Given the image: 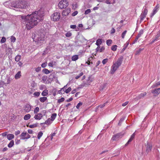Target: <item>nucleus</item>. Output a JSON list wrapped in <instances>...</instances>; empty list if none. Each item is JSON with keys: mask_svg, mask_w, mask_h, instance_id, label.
I'll return each instance as SVG.
<instances>
[{"mask_svg": "<svg viewBox=\"0 0 160 160\" xmlns=\"http://www.w3.org/2000/svg\"><path fill=\"white\" fill-rule=\"evenodd\" d=\"M44 15L43 12L39 10L31 14L22 16L21 18L25 22L27 29L30 30L42 20Z\"/></svg>", "mask_w": 160, "mask_h": 160, "instance_id": "obj_1", "label": "nucleus"}, {"mask_svg": "<svg viewBox=\"0 0 160 160\" xmlns=\"http://www.w3.org/2000/svg\"><path fill=\"white\" fill-rule=\"evenodd\" d=\"M123 59V57H121L119 58L117 61L113 63L111 67V73L113 74L118 68L121 65Z\"/></svg>", "mask_w": 160, "mask_h": 160, "instance_id": "obj_2", "label": "nucleus"}, {"mask_svg": "<svg viewBox=\"0 0 160 160\" xmlns=\"http://www.w3.org/2000/svg\"><path fill=\"white\" fill-rule=\"evenodd\" d=\"M45 35L42 32H39L38 34L36 35L35 36V41L37 42L38 44H42L45 42L44 40Z\"/></svg>", "mask_w": 160, "mask_h": 160, "instance_id": "obj_3", "label": "nucleus"}, {"mask_svg": "<svg viewBox=\"0 0 160 160\" xmlns=\"http://www.w3.org/2000/svg\"><path fill=\"white\" fill-rule=\"evenodd\" d=\"M4 5L8 8H18V1L17 0H12L9 1H7L4 3Z\"/></svg>", "mask_w": 160, "mask_h": 160, "instance_id": "obj_4", "label": "nucleus"}, {"mask_svg": "<svg viewBox=\"0 0 160 160\" xmlns=\"http://www.w3.org/2000/svg\"><path fill=\"white\" fill-rule=\"evenodd\" d=\"M68 5V3L67 0L61 1L59 3V7L61 9L66 8Z\"/></svg>", "mask_w": 160, "mask_h": 160, "instance_id": "obj_5", "label": "nucleus"}, {"mask_svg": "<svg viewBox=\"0 0 160 160\" xmlns=\"http://www.w3.org/2000/svg\"><path fill=\"white\" fill-rule=\"evenodd\" d=\"M60 13L58 12H54L51 16V18L54 21H56L59 20L60 18Z\"/></svg>", "mask_w": 160, "mask_h": 160, "instance_id": "obj_6", "label": "nucleus"}, {"mask_svg": "<svg viewBox=\"0 0 160 160\" xmlns=\"http://www.w3.org/2000/svg\"><path fill=\"white\" fill-rule=\"evenodd\" d=\"M148 12V9L145 8H144L142 13L141 14L140 16V19L141 21H143L144 19L146 17Z\"/></svg>", "mask_w": 160, "mask_h": 160, "instance_id": "obj_7", "label": "nucleus"}, {"mask_svg": "<svg viewBox=\"0 0 160 160\" xmlns=\"http://www.w3.org/2000/svg\"><path fill=\"white\" fill-rule=\"evenodd\" d=\"M22 139H27L30 138V136L27 132H22L20 135Z\"/></svg>", "mask_w": 160, "mask_h": 160, "instance_id": "obj_8", "label": "nucleus"}, {"mask_svg": "<svg viewBox=\"0 0 160 160\" xmlns=\"http://www.w3.org/2000/svg\"><path fill=\"white\" fill-rule=\"evenodd\" d=\"M123 135V134L122 133H118L113 136L112 138V139L113 141H116L119 139V138H121Z\"/></svg>", "mask_w": 160, "mask_h": 160, "instance_id": "obj_9", "label": "nucleus"}, {"mask_svg": "<svg viewBox=\"0 0 160 160\" xmlns=\"http://www.w3.org/2000/svg\"><path fill=\"white\" fill-rule=\"evenodd\" d=\"M18 8H24L26 7V2L22 1H18Z\"/></svg>", "mask_w": 160, "mask_h": 160, "instance_id": "obj_10", "label": "nucleus"}, {"mask_svg": "<svg viewBox=\"0 0 160 160\" xmlns=\"http://www.w3.org/2000/svg\"><path fill=\"white\" fill-rule=\"evenodd\" d=\"M159 7V6L158 4H157V5L153 9L152 12L151 14V18L152 17L157 13Z\"/></svg>", "mask_w": 160, "mask_h": 160, "instance_id": "obj_11", "label": "nucleus"}, {"mask_svg": "<svg viewBox=\"0 0 160 160\" xmlns=\"http://www.w3.org/2000/svg\"><path fill=\"white\" fill-rule=\"evenodd\" d=\"M31 106L28 104H27L24 107V110L27 112H28L31 110Z\"/></svg>", "mask_w": 160, "mask_h": 160, "instance_id": "obj_12", "label": "nucleus"}, {"mask_svg": "<svg viewBox=\"0 0 160 160\" xmlns=\"http://www.w3.org/2000/svg\"><path fill=\"white\" fill-rule=\"evenodd\" d=\"M146 147V152L147 154H148L151 151L152 148V145L150 143H147Z\"/></svg>", "mask_w": 160, "mask_h": 160, "instance_id": "obj_13", "label": "nucleus"}, {"mask_svg": "<svg viewBox=\"0 0 160 160\" xmlns=\"http://www.w3.org/2000/svg\"><path fill=\"white\" fill-rule=\"evenodd\" d=\"M160 36V31L158 32L157 34L156 35L155 38L152 39L151 43V44L157 41L159 39V38Z\"/></svg>", "mask_w": 160, "mask_h": 160, "instance_id": "obj_14", "label": "nucleus"}, {"mask_svg": "<svg viewBox=\"0 0 160 160\" xmlns=\"http://www.w3.org/2000/svg\"><path fill=\"white\" fill-rule=\"evenodd\" d=\"M71 9L70 8H68L65 10H63L62 12V15L63 16L68 15Z\"/></svg>", "mask_w": 160, "mask_h": 160, "instance_id": "obj_15", "label": "nucleus"}, {"mask_svg": "<svg viewBox=\"0 0 160 160\" xmlns=\"http://www.w3.org/2000/svg\"><path fill=\"white\" fill-rule=\"evenodd\" d=\"M42 117L43 115L41 113H38L35 115L34 118L36 120H39L42 118Z\"/></svg>", "mask_w": 160, "mask_h": 160, "instance_id": "obj_16", "label": "nucleus"}, {"mask_svg": "<svg viewBox=\"0 0 160 160\" xmlns=\"http://www.w3.org/2000/svg\"><path fill=\"white\" fill-rule=\"evenodd\" d=\"M151 92L156 95H158L160 93V88L155 89L154 90H152Z\"/></svg>", "mask_w": 160, "mask_h": 160, "instance_id": "obj_17", "label": "nucleus"}, {"mask_svg": "<svg viewBox=\"0 0 160 160\" xmlns=\"http://www.w3.org/2000/svg\"><path fill=\"white\" fill-rule=\"evenodd\" d=\"M146 94L147 93L146 92L142 93L137 96V98L138 99L142 98L145 96Z\"/></svg>", "mask_w": 160, "mask_h": 160, "instance_id": "obj_18", "label": "nucleus"}, {"mask_svg": "<svg viewBox=\"0 0 160 160\" xmlns=\"http://www.w3.org/2000/svg\"><path fill=\"white\" fill-rule=\"evenodd\" d=\"M21 77V72L18 71L17 74L15 76V78L16 79H18L20 78Z\"/></svg>", "mask_w": 160, "mask_h": 160, "instance_id": "obj_19", "label": "nucleus"}, {"mask_svg": "<svg viewBox=\"0 0 160 160\" xmlns=\"http://www.w3.org/2000/svg\"><path fill=\"white\" fill-rule=\"evenodd\" d=\"M51 121H52L50 118H49L46 121L44 122L43 123H41V124H44L47 125H49L51 123Z\"/></svg>", "mask_w": 160, "mask_h": 160, "instance_id": "obj_20", "label": "nucleus"}, {"mask_svg": "<svg viewBox=\"0 0 160 160\" xmlns=\"http://www.w3.org/2000/svg\"><path fill=\"white\" fill-rule=\"evenodd\" d=\"M14 138V135L12 134H10L7 135V139L10 140Z\"/></svg>", "mask_w": 160, "mask_h": 160, "instance_id": "obj_21", "label": "nucleus"}, {"mask_svg": "<svg viewBox=\"0 0 160 160\" xmlns=\"http://www.w3.org/2000/svg\"><path fill=\"white\" fill-rule=\"evenodd\" d=\"M55 75L54 73H52L49 76V78L50 80H53L54 78H55Z\"/></svg>", "mask_w": 160, "mask_h": 160, "instance_id": "obj_22", "label": "nucleus"}, {"mask_svg": "<svg viewBox=\"0 0 160 160\" xmlns=\"http://www.w3.org/2000/svg\"><path fill=\"white\" fill-rule=\"evenodd\" d=\"M31 117V115L29 114H28L25 115L24 117V119L25 120H27L30 118Z\"/></svg>", "mask_w": 160, "mask_h": 160, "instance_id": "obj_23", "label": "nucleus"}, {"mask_svg": "<svg viewBox=\"0 0 160 160\" xmlns=\"http://www.w3.org/2000/svg\"><path fill=\"white\" fill-rule=\"evenodd\" d=\"M115 1V0H106L105 2L108 4H110L114 3Z\"/></svg>", "mask_w": 160, "mask_h": 160, "instance_id": "obj_24", "label": "nucleus"}, {"mask_svg": "<svg viewBox=\"0 0 160 160\" xmlns=\"http://www.w3.org/2000/svg\"><path fill=\"white\" fill-rule=\"evenodd\" d=\"M102 43V40L101 39H98L96 41V44L98 46H100Z\"/></svg>", "mask_w": 160, "mask_h": 160, "instance_id": "obj_25", "label": "nucleus"}, {"mask_svg": "<svg viewBox=\"0 0 160 160\" xmlns=\"http://www.w3.org/2000/svg\"><path fill=\"white\" fill-rule=\"evenodd\" d=\"M48 93V91L47 90H45L42 92L41 94L42 96H46Z\"/></svg>", "mask_w": 160, "mask_h": 160, "instance_id": "obj_26", "label": "nucleus"}, {"mask_svg": "<svg viewBox=\"0 0 160 160\" xmlns=\"http://www.w3.org/2000/svg\"><path fill=\"white\" fill-rule=\"evenodd\" d=\"M78 58V55H74L72 57V61H75L77 60Z\"/></svg>", "mask_w": 160, "mask_h": 160, "instance_id": "obj_27", "label": "nucleus"}, {"mask_svg": "<svg viewBox=\"0 0 160 160\" xmlns=\"http://www.w3.org/2000/svg\"><path fill=\"white\" fill-rule=\"evenodd\" d=\"M57 114L56 113H53L52 115V116L51 117V119L52 121H53L55 119L57 116Z\"/></svg>", "mask_w": 160, "mask_h": 160, "instance_id": "obj_28", "label": "nucleus"}, {"mask_svg": "<svg viewBox=\"0 0 160 160\" xmlns=\"http://www.w3.org/2000/svg\"><path fill=\"white\" fill-rule=\"evenodd\" d=\"M47 99V98L46 97H41L39 98L40 101L42 102H44Z\"/></svg>", "mask_w": 160, "mask_h": 160, "instance_id": "obj_29", "label": "nucleus"}, {"mask_svg": "<svg viewBox=\"0 0 160 160\" xmlns=\"http://www.w3.org/2000/svg\"><path fill=\"white\" fill-rule=\"evenodd\" d=\"M14 141L13 140L11 141L8 145V147L9 148H11L14 145Z\"/></svg>", "mask_w": 160, "mask_h": 160, "instance_id": "obj_30", "label": "nucleus"}, {"mask_svg": "<svg viewBox=\"0 0 160 160\" xmlns=\"http://www.w3.org/2000/svg\"><path fill=\"white\" fill-rule=\"evenodd\" d=\"M42 72L45 73L46 74H48L50 72L49 70H48V69L46 68H44L42 70Z\"/></svg>", "mask_w": 160, "mask_h": 160, "instance_id": "obj_31", "label": "nucleus"}, {"mask_svg": "<svg viewBox=\"0 0 160 160\" xmlns=\"http://www.w3.org/2000/svg\"><path fill=\"white\" fill-rule=\"evenodd\" d=\"M21 56L19 55H17L15 58V61L17 62L19 61L21 59Z\"/></svg>", "mask_w": 160, "mask_h": 160, "instance_id": "obj_32", "label": "nucleus"}, {"mask_svg": "<svg viewBox=\"0 0 160 160\" xmlns=\"http://www.w3.org/2000/svg\"><path fill=\"white\" fill-rule=\"evenodd\" d=\"M112 42V40L111 39H108L106 41V43L108 46H110Z\"/></svg>", "mask_w": 160, "mask_h": 160, "instance_id": "obj_33", "label": "nucleus"}, {"mask_svg": "<svg viewBox=\"0 0 160 160\" xmlns=\"http://www.w3.org/2000/svg\"><path fill=\"white\" fill-rule=\"evenodd\" d=\"M83 74V73L82 72H81L78 75H77L75 77V78L76 79H78L80 77L82 76Z\"/></svg>", "mask_w": 160, "mask_h": 160, "instance_id": "obj_34", "label": "nucleus"}, {"mask_svg": "<svg viewBox=\"0 0 160 160\" xmlns=\"http://www.w3.org/2000/svg\"><path fill=\"white\" fill-rule=\"evenodd\" d=\"M128 44H129V42H126V44H125L124 45V46H123V48L122 49V51H124L125 50V49L127 47Z\"/></svg>", "mask_w": 160, "mask_h": 160, "instance_id": "obj_35", "label": "nucleus"}, {"mask_svg": "<svg viewBox=\"0 0 160 160\" xmlns=\"http://www.w3.org/2000/svg\"><path fill=\"white\" fill-rule=\"evenodd\" d=\"M133 139V138L131 137L127 143L125 144V146H127L130 142H132Z\"/></svg>", "mask_w": 160, "mask_h": 160, "instance_id": "obj_36", "label": "nucleus"}, {"mask_svg": "<svg viewBox=\"0 0 160 160\" xmlns=\"http://www.w3.org/2000/svg\"><path fill=\"white\" fill-rule=\"evenodd\" d=\"M43 135V133L42 132H39L38 135V138L39 139Z\"/></svg>", "mask_w": 160, "mask_h": 160, "instance_id": "obj_37", "label": "nucleus"}, {"mask_svg": "<svg viewBox=\"0 0 160 160\" xmlns=\"http://www.w3.org/2000/svg\"><path fill=\"white\" fill-rule=\"evenodd\" d=\"M117 46L116 45H113L111 47V50L114 51L117 50Z\"/></svg>", "mask_w": 160, "mask_h": 160, "instance_id": "obj_38", "label": "nucleus"}, {"mask_svg": "<svg viewBox=\"0 0 160 160\" xmlns=\"http://www.w3.org/2000/svg\"><path fill=\"white\" fill-rule=\"evenodd\" d=\"M143 30L142 29L140 30L137 37L139 38L140 37H141V36L143 34Z\"/></svg>", "mask_w": 160, "mask_h": 160, "instance_id": "obj_39", "label": "nucleus"}, {"mask_svg": "<svg viewBox=\"0 0 160 160\" xmlns=\"http://www.w3.org/2000/svg\"><path fill=\"white\" fill-rule=\"evenodd\" d=\"M6 41V39L5 37H2L1 40L0 42L2 43H4Z\"/></svg>", "mask_w": 160, "mask_h": 160, "instance_id": "obj_40", "label": "nucleus"}, {"mask_svg": "<svg viewBox=\"0 0 160 160\" xmlns=\"http://www.w3.org/2000/svg\"><path fill=\"white\" fill-rule=\"evenodd\" d=\"M143 50V49H141V48H139L138 50H137L136 52H135V54L136 55H138V54L140 52L142 51Z\"/></svg>", "mask_w": 160, "mask_h": 160, "instance_id": "obj_41", "label": "nucleus"}, {"mask_svg": "<svg viewBox=\"0 0 160 160\" xmlns=\"http://www.w3.org/2000/svg\"><path fill=\"white\" fill-rule=\"evenodd\" d=\"M160 85V81L157 82L155 84L153 85L152 86V88H154L155 87H157Z\"/></svg>", "mask_w": 160, "mask_h": 160, "instance_id": "obj_42", "label": "nucleus"}, {"mask_svg": "<svg viewBox=\"0 0 160 160\" xmlns=\"http://www.w3.org/2000/svg\"><path fill=\"white\" fill-rule=\"evenodd\" d=\"M127 32V31L125 30L122 33L121 36L122 38H124V37L126 35Z\"/></svg>", "mask_w": 160, "mask_h": 160, "instance_id": "obj_43", "label": "nucleus"}, {"mask_svg": "<svg viewBox=\"0 0 160 160\" xmlns=\"http://www.w3.org/2000/svg\"><path fill=\"white\" fill-rule=\"evenodd\" d=\"M64 100V98H61L59 99L58 100V102L59 103L63 102Z\"/></svg>", "mask_w": 160, "mask_h": 160, "instance_id": "obj_44", "label": "nucleus"}, {"mask_svg": "<svg viewBox=\"0 0 160 160\" xmlns=\"http://www.w3.org/2000/svg\"><path fill=\"white\" fill-rule=\"evenodd\" d=\"M72 33L70 32H68L66 33L65 36L66 37H69L72 35Z\"/></svg>", "mask_w": 160, "mask_h": 160, "instance_id": "obj_45", "label": "nucleus"}, {"mask_svg": "<svg viewBox=\"0 0 160 160\" xmlns=\"http://www.w3.org/2000/svg\"><path fill=\"white\" fill-rule=\"evenodd\" d=\"M39 108L38 107H36L34 111V113H36L39 112Z\"/></svg>", "mask_w": 160, "mask_h": 160, "instance_id": "obj_46", "label": "nucleus"}, {"mask_svg": "<svg viewBox=\"0 0 160 160\" xmlns=\"http://www.w3.org/2000/svg\"><path fill=\"white\" fill-rule=\"evenodd\" d=\"M37 124L35 123V124H34L33 125H30L29 126V128H33L36 127L37 126Z\"/></svg>", "mask_w": 160, "mask_h": 160, "instance_id": "obj_47", "label": "nucleus"}, {"mask_svg": "<svg viewBox=\"0 0 160 160\" xmlns=\"http://www.w3.org/2000/svg\"><path fill=\"white\" fill-rule=\"evenodd\" d=\"M72 90L71 88L70 87H69L68 88L65 90V92L68 93L69 92Z\"/></svg>", "mask_w": 160, "mask_h": 160, "instance_id": "obj_48", "label": "nucleus"}, {"mask_svg": "<svg viewBox=\"0 0 160 160\" xmlns=\"http://www.w3.org/2000/svg\"><path fill=\"white\" fill-rule=\"evenodd\" d=\"M91 12V10L90 9H88L86 10L84 12L85 14H87Z\"/></svg>", "mask_w": 160, "mask_h": 160, "instance_id": "obj_49", "label": "nucleus"}, {"mask_svg": "<svg viewBox=\"0 0 160 160\" xmlns=\"http://www.w3.org/2000/svg\"><path fill=\"white\" fill-rule=\"evenodd\" d=\"M16 38H15L13 36L11 37V42H14L15 41Z\"/></svg>", "mask_w": 160, "mask_h": 160, "instance_id": "obj_50", "label": "nucleus"}, {"mask_svg": "<svg viewBox=\"0 0 160 160\" xmlns=\"http://www.w3.org/2000/svg\"><path fill=\"white\" fill-rule=\"evenodd\" d=\"M82 102H79L78 103L76 106V108L77 109H79L80 106H82Z\"/></svg>", "mask_w": 160, "mask_h": 160, "instance_id": "obj_51", "label": "nucleus"}, {"mask_svg": "<svg viewBox=\"0 0 160 160\" xmlns=\"http://www.w3.org/2000/svg\"><path fill=\"white\" fill-rule=\"evenodd\" d=\"M108 60V58L104 59L102 61V63L104 65L107 63Z\"/></svg>", "mask_w": 160, "mask_h": 160, "instance_id": "obj_52", "label": "nucleus"}, {"mask_svg": "<svg viewBox=\"0 0 160 160\" xmlns=\"http://www.w3.org/2000/svg\"><path fill=\"white\" fill-rule=\"evenodd\" d=\"M40 93L39 92H35L33 93L35 96L38 97L39 96Z\"/></svg>", "mask_w": 160, "mask_h": 160, "instance_id": "obj_53", "label": "nucleus"}, {"mask_svg": "<svg viewBox=\"0 0 160 160\" xmlns=\"http://www.w3.org/2000/svg\"><path fill=\"white\" fill-rule=\"evenodd\" d=\"M47 79V76H43L42 77V80L44 82H45Z\"/></svg>", "mask_w": 160, "mask_h": 160, "instance_id": "obj_54", "label": "nucleus"}, {"mask_svg": "<svg viewBox=\"0 0 160 160\" xmlns=\"http://www.w3.org/2000/svg\"><path fill=\"white\" fill-rule=\"evenodd\" d=\"M108 102H106L104 103L103 104L100 105L99 106H98V107H99L101 108H103L105 106V104L106 103H107Z\"/></svg>", "mask_w": 160, "mask_h": 160, "instance_id": "obj_55", "label": "nucleus"}, {"mask_svg": "<svg viewBox=\"0 0 160 160\" xmlns=\"http://www.w3.org/2000/svg\"><path fill=\"white\" fill-rule=\"evenodd\" d=\"M58 93L59 94H62L64 93L65 91L63 90H62V89L61 88L60 90L59 91Z\"/></svg>", "mask_w": 160, "mask_h": 160, "instance_id": "obj_56", "label": "nucleus"}, {"mask_svg": "<svg viewBox=\"0 0 160 160\" xmlns=\"http://www.w3.org/2000/svg\"><path fill=\"white\" fill-rule=\"evenodd\" d=\"M47 62L43 63L42 64L41 66L42 68H45L47 66Z\"/></svg>", "mask_w": 160, "mask_h": 160, "instance_id": "obj_57", "label": "nucleus"}, {"mask_svg": "<svg viewBox=\"0 0 160 160\" xmlns=\"http://www.w3.org/2000/svg\"><path fill=\"white\" fill-rule=\"evenodd\" d=\"M53 62L52 61L48 63V65L49 66L52 67L53 66Z\"/></svg>", "mask_w": 160, "mask_h": 160, "instance_id": "obj_58", "label": "nucleus"}, {"mask_svg": "<svg viewBox=\"0 0 160 160\" xmlns=\"http://www.w3.org/2000/svg\"><path fill=\"white\" fill-rule=\"evenodd\" d=\"M78 13V12L77 11H75L72 14V16H74L77 15Z\"/></svg>", "mask_w": 160, "mask_h": 160, "instance_id": "obj_59", "label": "nucleus"}, {"mask_svg": "<svg viewBox=\"0 0 160 160\" xmlns=\"http://www.w3.org/2000/svg\"><path fill=\"white\" fill-rule=\"evenodd\" d=\"M41 67H38L37 68H36L35 69V71L36 72H38L41 70Z\"/></svg>", "mask_w": 160, "mask_h": 160, "instance_id": "obj_60", "label": "nucleus"}, {"mask_svg": "<svg viewBox=\"0 0 160 160\" xmlns=\"http://www.w3.org/2000/svg\"><path fill=\"white\" fill-rule=\"evenodd\" d=\"M67 85L65 86L63 88H62V90H63V91H65V90L67 89Z\"/></svg>", "mask_w": 160, "mask_h": 160, "instance_id": "obj_61", "label": "nucleus"}, {"mask_svg": "<svg viewBox=\"0 0 160 160\" xmlns=\"http://www.w3.org/2000/svg\"><path fill=\"white\" fill-rule=\"evenodd\" d=\"M105 49V48L104 47H102L100 48L99 52H102Z\"/></svg>", "mask_w": 160, "mask_h": 160, "instance_id": "obj_62", "label": "nucleus"}, {"mask_svg": "<svg viewBox=\"0 0 160 160\" xmlns=\"http://www.w3.org/2000/svg\"><path fill=\"white\" fill-rule=\"evenodd\" d=\"M70 28L72 29H75L76 28V25H70Z\"/></svg>", "mask_w": 160, "mask_h": 160, "instance_id": "obj_63", "label": "nucleus"}, {"mask_svg": "<svg viewBox=\"0 0 160 160\" xmlns=\"http://www.w3.org/2000/svg\"><path fill=\"white\" fill-rule=\"evenodd\" d=\"M18 64L20 67H21L22 66L23 63L21 62H19Z\"/></svg>", "mask_w": 160, "mask_h": 160, "instance_id": "obj_64", "label": "nucleus"}]
</instances>
